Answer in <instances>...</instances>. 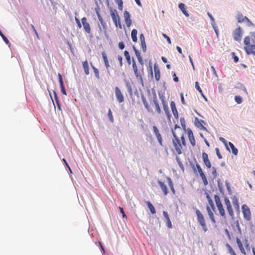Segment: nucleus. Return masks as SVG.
Returning a JSON list of instances; mask_svg holds the SVG:
<instances>
[{"instance_id":"nucleus-29","label":"nucleus","mask_w":255,"mask_h":255,"mask_svg":"<svg viewBox=\"0 0 255 255\" xmlns=\"http://www.w3.org/2000/svg\"><path fill=\"white\" fill-rule=\"evenodd\" d=\"M195 88L196 89V90L199 91V92L201 94V96L205 99V100L206 101H207V98L205 96V95L203 94V92L200 88V87L199 86V84L198 83V82H196L195 83Z\"/></svg>"},{"instance_id":"nucleus-24","label":"nucleus","mask_w":255,"mask_h":255,"mask_svg":"<svg viewBox=\"0 0 255 255\" xmlns=\"http://www.w3.org/2000/svg\"><path fill=\"white\" fill-rule=\"evenodd\" d=\"M153 102L154 105L155 106V110H156V112L158 114H160L161 112V110L160 109L159 104V103L158 102V100H157L156 98H155L154 99H153Z\"/></svg>"},{"instance_id":"nucleus-31","label":"nucleus","mask_w":255,"mask_h":255,"mask_svg":"<svg viewBox=\"0 0 255 255\" xmlns=\"http://www.w3.org/2000/svg\"><path fill=\"white\" fill-rule=\"evenodd\" d=\"M137 31L134 29H132V31H131V38H132V40L133 42H136L137 41Z\"/></svg>"},{"instance_id":"nucleus-58","label":"nucleus","mask_w":255,"mask_h":255,"mask_svg":"<svg viewBox=\"0 0 255 255\" xmlns=\"http://www.w3.org/2000/svg\"><path fill=\"white\" fill-rule=\"evenodd\" d=\"M189 61L192 66V67H193V70H195V67H194V63H193V60H192V59L191 58V57L190 56H189Z\"/></svg>"},{"instance_id":"nucleus-36","label":"nucleus","mask_w":255,"mask_h":255,"mask_svg":"<svg viewBox=\"0 0 255 255\" xmlns=\"http://www.w3.org/2000/svg\"><path fill=\"white\" fill-rule=\"evenodd\" d=\"M244 16L242 13H238L237 15L238 22L239 23L244 22Z\"/></svg>"},{"instance_id":"nucleus-30","label":"nucleus","mask_w":255,"mask_h":255,"mask_svg":"<svg viewBox=\"0 0 255 255\" xmlns=\"http://www.w3.org/2000/svg\"><path fill=\"white\" fill-rule=\"evenodd\" d=\"M146 204L150 210L151 213L153 214H155L156 211L153 205L149 201H146Z\"/></svg>"},{"instance_id":"nucleus-22","label":"nucleus","mask_w":255,"mask_h":255,"mask_svg":"<svg viewBox=\"0 0 255 255\" xmlns=\"http://www.w3.org/2000/svg\"><path fill=\"white\" fill-rule=\"evenodd\" d=\"M236 242H237V243L238 244V246L239 247V248L240 249V250L241 253L244 255H246V253L244 248L243 244H242L241 240L238 238H236Z\"/></svg>"},{"instance_id":"nucleus-44","label":"nucleus","mask_w":255,"mask_h":255,"mask_svg":"<svg viewBox=\"0 0 255 255\" xmlns=\"http://www.w3.org/2000/svg\"><path fill=\"white\" fill-rule=\"evenodd\" d=\"M215 151H216V154L218 156V157L219 158V159H222V155L221 154L220 152V150H219V149L218 148H215Z\"/></svg>"},{"instance_id":"nucleus-53","label":"nucleus","mask_w":255,"mask_h":255,"mask_svg":"<svg viewBox=\"0 0 255 255\" xmlns=\"http://www.w3.org/2000/svg\"><path fill=\"white\" fill-rule=\"evenodd\" d=\"M141 47H142L143 51L144 52H145L146 50V46L145 42H144L143 43H141Z\"/></svg>"},{"instance_id":"nucleus-23","label":"nucleus","mask_w":255,"mask_h":255,"mask_svg":"<svg viewBox=\"0 0 255 255\" xmlns=\"http://www.w3.org/2000/svg\"><path fill=\"white\" fill-rule=\"evenodd\" d=\"M163 215L166 220L167 227L169 229H171L172 228V224L167 212L166 211H163Z\"/></svg>"},{"instance_id":"nucleus-14","label":"nucleus","mask_w":255,"mask_h":255,"mask_svg":"<svg viewBox=\"0 0 255 255\" xmlns=\"http://www.w3.org/2000/svg\"><path fill=\"white\" fill-rule=\"evenodd\" d=\"M161 101L163 105V108L166 115L167 116V120L170 121L171 120V115L170 114V111L168 109V105L164 99H162Z\"/></svg>"},{"instance_id":"nucleus-33","label":"nucleus","mask_w":255,"mask_h":255,"mask_svg":"<svg viewBox=\"0 0 255 255\" xmlns=\"http://www.w3.org/2000/svg\"><path fill=\"white\" fill-rule=\"evenodd\" d=\"M124 55L125 56L128 64L130 65L131 64V60L129 52L128 51L126 50L124 51Z\"/></svg>"},{"instance_id":"nucleus-17","label":"nucleus","mask_w":255,"mask_h":255,"mask_svg":"<svg viewBox=\"0 0 255 255\" xmlns=\"http://www.w3.org/2000/svg\"><path fill=\"white\" fill-rule=\"evenodd\" d=\"M203 161L206 165V166L208 168H210L211 167V163L208 158V154L205 152H203L202 154Z\"/></svg>"},{"instance_id":"nucleus-39","label":"nucleus","mask_w":255,"mask_h":255,"mask_svg":"<svg viewBox=\"0 0 255 255\" xmlns=\"http://www.w3.org/2000/svg\"><path fill=\"white\" fill-rule=\"evenodd\" d=\"M181 125L182 127L184 130V131L186 130V124H185V121L183 118H181L180 119Z\"/></svg>"},{"instance_id":"nucleus-25","label":"nucleus","mask_w":255,"mask_h":255,"mask_svg":"<svg viewBox=\"0 0 255 255\" xmlns=\"http://www.w3.org/2000/svg\"><path fill=\"white\" fill-rule=\"evenodd\" d=\"M158 183L159 185L161 190L164 193V195H166L168 193L167 188L164 183L160 181H158Z\"/></svg>"},{"instance_id":"nucleus-5","label":"nucleus","mask_w":255,"mask_h":255,"mask_svg":"<svg viewBox=\"0 0 255 255\" xmlns=\"http://www.w3.org/2000/svg\"><path fill=\"white\" fill-rule=\"evenodd\" d=\"M132 68L136 78L141 82H143L142 75L143 74L144 72L141 71V67L138 68L134 59H132Z\"/></svg>"},{"instance_id":"nucleus-6","label":"nucleus","mask_w":255,"mask_h":255,"mask_svg":"<svg viewBox=\"0 0 255 255\" xmlns=\"http://www.w3.org/2000/svg\"><path fill=\"white\" fill-rule=\"evenodd\" d=\"M214 200L220 215L223 217H225V211L220 197L217 195H215L214 196Z\"/></svg>"},{"instance_id":"nucleus-9","label":"nucleus","mask_w":255,"mask_h":255,"mask_svg":"<svg viewBox=\"0 0 255 255\" xmlns=\"http://www.w3.org/2000/svg\"><path fill=\"white\" fill-rule=\"evenodd\" d=\"M242 209L244 218L247 221H250L251 220V213L250 208L247 205L244 204L242 207Z\"/></svg>"},{"instance_id":"nucleus-7","label":"nucleus","mask_w":255,"mask_h":255,"mask_svg":"<svg viewBox=\"0 0 255 255\" xmlns=\"http://www.w3.org/2000/svg\"><path fill=\"white\" fill-rule=\"evenodd\" d=\"M112 19L117 27L122 29V26L120 21V18L116 9H111L110 10Z\"/></svg>"},{"instance_id":"nucleus-27","label":"nucleus","mask_w":255,"mask_h":255,"mask_svg":"<svg viewBox=\"0 0 255 255\" xmlns=\"http://www.w3.org/2000/svg\"><path fill=\"white\" fill-rule=\"evenodd\" d=\"M178 7L186 16H189V14L185 9V5L184 3H179L178 5Z\"/></svg>"},{"instance_id":"nucleus-34","label":"nucleus","mask_w":255,"mask_h":255,"mask_svg":"<svg viewBox=\"0 0 255 255\" xmlns=\"http://www.w3.org/2000/svg\"><path fill=\"white\" fill-rule=\"evenodd\" d=\"M226 246L228 249L229 253L231 254V255H237L232 247L229 244H227Z\"/></svg>"},{"instance_id":"nucleus-16","label":"nucleus","mask_w":255,"mask_h":255,"mask_svg":"<svg viewBox=\"0 0 255 255\" xmlns=\"http://www.w3.org/2000/svg\"><path fill=\"white\" fill-rule=\"evenodd\" d=\"M242 35V31L240 27L236 28L233 32V37L237 41L241 40Z\"/></svg>"},{"instance_id":"nucleus-60","label":"nucleus","mask_w":255,"mask_h":255,"mask_svg":"<svg viewBox=\"0 0 255 255\" xmlns=\"http://www.w3.org/2000/svg\"><path fill=\"white\" fill-rule=\"evenodd\" d=\"M31 27H32V29L33 30V31H34V32L35 34L37 35V37H38V33H37V32L36 30L35 29V27H34V25H32V24H31Z\"/></svg>"},{"instance_id":"nucleus-18","label":"nucleus","mask_w":255,"mask_h":255,"mask_svg":"<svg viewBox=\"0 0 255 255\" xmlns=\"http://www.w3.org/2000/svg\"><path fill=\"white\" fill-rule=\"evenodd\" d=\"M125 20L128 27H129L131 25V20L130 18L129 13L128 11H125L124 12Z\"/></svg>"},{"instance_id":"nucleus-8","label":"nucleus","mask_w":255,"mask_h":255,"mask_svg":"<svg viewBox=\"0 0 255 255\" xmlns=\"http://www.w3.org/2000/svg\"><path fill=\"white\" fill-rule=\"evenodd\" d=\"M172 142L176 153L178 154H181L182 153V146L179 137H177L176 135H174Z\"/></svg>"},{"instance_id":"nucleus-46","label":"nucleus","mask_w":255,"mask_h":255,"mask_svg":"<svg viewBox=\"0 0 255 255\" xmlns=\"http://www.w3.org/2000/svg\"><path fill=\"white\" fill-rule=\"evenodd\" d=\"M138 61L139 62V63L141 65V71L143 72V61L142 60V58H140V59H138Z\"/></svg>"},{"instance_id":"nucleus-51","label":"nucleus","mask_w":255,"mask_h":255,"mask_svg":"<svg viewBox=\"0 0 255 255\" xmlns=\"http://www.w3.org/2000/svg\"><path fill=\"white\" fill-rule=\"evenodd\" d=\"M139 38H140V40L141 41V43H143V42H145V38H144L143 34L141 33V34H140Z\"/></svg>"},{"instance_id":"nucleus-43","label":"nucleus","mask_w":255,"mask_h":255,"mask_svg":"<svg viewBox=\"0 0 255 255\" xmlns=\"http://www.w3.org/2000/svg\"><path fill=\"white\" fill-rule=\"evenodd\" d=\"M235 100L237 104H241L242 102V98L240 96H236Z\"/></svg>"},{"instance_id":"nucleus-28","label":"nucleus","mask_w":255,"mask_h":255,"mask_svg":"<svg viewBox=\"0 0 255 255\" xmlns=\"http://www.w3.org/2000/svg\"><path fill=\"white\" fill-rule=\"evenodd\" d=\"M83 67L84 68V70L85 72V73L86 75L89 74V65L87 60L83 62Z\"/></svg>"},{"instance_id":"nucleus-50","label":"nucleus","mask_w":255,"mask_h":255,"mask_svg":"<svg viewBox=\"0 0 255 255\" xmlns=\"http://www.w3.org/2000/svg\"><path fill=\"white\" fill-rule=\"evenodd\" d=\"M102 54L104 62L108 61L106 54L105 52H102Z\"/></svg>"},{"instance_id":"nucleus-49","label":"nucleus","mask_w":255,"mask_h":255,"mask_svg":"<svg viewBox=\"0 0 255 255\" xmlns=\"http://www.w3.org/2000/svg\"><path fill=\"white\" fill-rule=\"evenodd\" d=\"M118 59L120 62V66L122 67L123 66V58H122V56L118 55Z\"/></svg>"},{"instance_id":"nucleus-63","label":"nucleus","mask_w":255,"mask_h":255,"mask_svg":"<svg viewBox=\"0 0 255 255\" xmlns=\"http://www.w3.org/2000/svg\"><path fill=\"white\" fill-rule=\"evenodd\" d=\"M211 69L213 72V74H215L216 76H217V73H216V70H215V68H214V67L211 66Z\"/></svg>"},{"instance_id":"nucleus-1","label":"nucleus","mask_w":255,"mask_h":255,"mask_svg":"<svg viewBox=\"0 0 255 255\" xmlns=\"http://www.w3.org/2000/svg\"><path fill=\"white\" fill-rule=\"evenodd\" d=\"M250 40L251 38L249 36H247L244 38V42L245 45L244 49L247 54L255 55V44H251Z\"/></svg>"},{"instance_id":"nucleus-40","label":"nucleus","mask_w":255,"mask_h":255,"mask_svg":"<svg viewBox=\"0 0 255 255\" xmlns=\"http://www.w3.org/2000/svg\"><path fill=\"white\" fill-rule=\"evenodd\" d=\"M97 14L98 19H99V21H100L101 23L102 24V25L103 26H104L105 24V23L104 22V20H103L102 17L101 16V15H100L99 12L97 11Z\"/></svg>"},{"instance_id":"nucleus-38","label":"nucleus","mask_w":255,"mask_h":255,"mask_svg":"<svg viewBox=\"0 0 255 255\" xmlns=\"http://www.w3.org/2000/svg\"><path fill=\"white\" fill-rule=\"evenodd\" d=\"M168 181L169 187L173 194L175 193V190L173 187V184L170 178H168Z\"/></svg>"},{"instance_id":"nucleus-15","label":"nucleus","mask_w":255,"mask_h":255,"mask_svg":"<svg viewBox=\"0 0 255 255\" xmlns=\"http://www.w3.org/2000/svg\"><path fill=\"white\" fill-rule=\"evenodd\" d=\"M115 95L116 98L120 103L124 101V96L119 87H116L115 88Z\"/></svg>"},{"instance_id":"nucleus-10","label":"nucleus","mask_w":255,"mask_h":255,"mask_svg":"<svg viewBox=\"0 0 255 255\" xmlns=\"http://www.w3.org/2000/svg\"><path fill=\"white\" fill-rule=\"evenodd\" d=\"M224 204L230 216L233 217L234 215L233 210L230 201L227 197L224 198Z\"/></svg>"},{"instance_id":"nucleus-11","label":"nucleus","mask_w":255,"mask_h":255,"mask_svg":"<svg viewBox=\"0 0 255 255\" xmlns=\"http://www.w3.org/2000/svg\"><path fill=\"white\" fill-rule=\"evenodd\" d=\"M187 132L188 137L191 144L192 145V146H195L196 145V140L193 135L192 130L190 128H188L187 129Z\"/></svg>"},{"instance_id":"nucleus-12","label":"nucleus","mask_w":255,"mask_h":255,"mask_svg":"<svg viewBox=\"0 0 255 255\" xmlns=\"http://www.w3.org/2000/svg\"><path fill=\"white\" fill-rule=\"evenodd\" d=\"M81 21L85 31L87 33L90 34L91 33V27L90 24L87 22V18L85 17H83Z\"/></svg>"},{"instance_id":"nucleus-47","label":"nucleus","mask_w":255,"mask_h":255,"mask_svg":"<svg viewBox=\"0 0 255 255\" xmlns=\"http://www.w3.org/2000/svg\"><path fill=\"white\" fill-rule=\"evenodd\" d=\"M196 167L197 168L199 174L203 172L202 169L198 164H196Z\"/></svg>"},{"instance_id":"nucleus-32","label":"nucleus","mask_w":255,"mask_h":255,"mask_svg":"<svg viewBox=\"0 0 255 255\" xmlns=\"http://www.w3.org/2000/svg\"><path fill=\"white\" fill-rule=\"evenodd\" d=\"M229 145L232 149V153L235 155H237L238 153L237 148H236L234 145L231 142H229Z\"/></svg>"},{"instance_id":"nucleus-3","label":"nucleus","mask_w":255,"mask_h":255,"mask_svg":"<svg viewBox=\"0 0 255 255\" xmlns=\"http://www.w3.org/2000/svg\"><path fill=\"white\" fill-rule=\"evenodd\" d=\"M209 205H207L206 207V210L208 214V216L213 224L216 223V220L214 217L213 211L215 210V207L214 206L213 201L212 200L209 201L208 202Z\"/></svg>"},{"instance_id":"nucleus-4","label":"nucleus","mask_w":255,"mask_h":255,"mask_svg":"<svg viewBox=\"0 0 255 255\" xmlns=\"http://www.w3.org/2000/svg\"><path fill=\"white\" fill-rule=\"evenodd\" d=\"M172 133L173 135V137H174V135H176L177 137H179L181 138L182 144L184 146H186V141L185 139L184 138L183 131L182 128L177 125L175 126L174 129L172 130Z\"/></svg>"},{"instance_id":"nucleus-13","label":"nucleus","mask_w":255,"mask_h":255,"mask_svg":"<svg viewBox=\"0 0 255 255\" xmlns=\"http://www.w3.org/2000/svg\"><path fill=\"white\" fill-rule=\"evenodd\" d=\"M153 131L154 133L155 134V135H156L157 140H158L159 143L160 144V145L161 146H163L162 138L161 135L160 134L159 131L158 129L155 126H154L153 127Z\"/></svg>"},{"instance_id":"nucleus-56","label":"nucleus","mask_w":255,"mask_h":255,"mask_svg":"<svg viewBox=\"0 0 255 255\" xmlns=\"http://www.w3.org/2000/svg\"><path fill=\"white\" fill-rule=\"evenodd\" d=\"M119 47L120 49H123L125 48V44L123 42H120L119 43Z\"/></svg>"},{"instance_id":"nucleus-26","label":"nucleus","mask_w":255,"mask_h":255,"mask_svg":"<svg viewBox=\"0 0 255 255\" xmlns=\"http://www.w3.org/2000/svg\"><path fill=\"white\" fill-rule=\"evenodd\" d=\"M142 102H143V104L145 107V108H146V109L147 110V111L148 112H152V109L150 108L149 105H148V102L147 101H146L145 98L144 97H142Z\"/></svg>"},{"instance_id":"nucleus-19","label":"nucleus","mask_w":255,"mask_h":255,"mask_svg":"<svg viewBox=\"0 0 255 255\" xmlns=\"http://www.w3.org/2000/svg\"><path fill=\"white\" fill-rule=\"evenodd\" d=\"M170 107L174 118L176 119H178L179 118L178 113L176 107V104L174 101H172L170 103Z\"/></svg>"},{"instance_id":"nucleus-48","label":"nucleus","mask_w":255,"mask_h":255,"mask_svg":"<svg viewBox=\"0 0 255 255\" xmlns=\"http://www.w3.org/2000/svg\"><path fill=\"white\" fill-rule=\"evenodd\" d=\"M162 35L165 38H166V39H167V41L169 44L171 43L170 38H169V37L168 36H167L166 34H164V33H163Z\"/></svg>"},{"instance_id":"nucleus-54","label":"nucleus","mask_w":255,"mask_h":255,"mask_svg":"<svg viewBox=\"0 0 255 255\" xmlns=\"http://www.w3.org/2000/svg\"><path fill=\"white\" fill-rule=\"evenodd\" d=\"M119 209L120 210L121 213L122 214V216L123 218H127V216L126 214L125 213L123 208L122 207H120Z\"/></svg>"},{"instance_id":"nucleus-37","label":"nucleus","mask_w":255,"mask_h":255,"mask_svg":"<svg viewBox=\"0 0 255 255\" xmlns=\"http://www.w3.org/2000/svg\"><path fill=\"white\" fill-rule=\"evenodd\" d=\"M92 68L94 72L95 75L97 79L100 78L99 72L97 68L92 65Z\"/></svg>"},{"instance_id":"nucleus-59","label":"nucleus","mask_w":255,"mask_h":255,"mask_svg":"<svg viewBox=\"0 0 255 255\" xmlns=\"http://www.w3.org/2000/svg\"><path fill=\"white\" fill-rule=\"evenodd\" d=\"M3 36L1 37L2 39L4 40V41L6 43V44H8L9 43V41L7 39V38L4 36V35H2Z\"/></svg>"},{"instance_id":"nucleus-62","label":"nucleus","mask_w":255,"mask_h":255,"mask_svg":"<svg viewBox=\"0 0 255 255\" xmlns=\"http://www.w3.org/2000/svg\"><path fill=\"white\" fill-rule=\"evenodd\" d=\"M220 140L222 141L223 143L225 144L226 145H227V141L226 139L223 137H220Z\"/></svg>"},{"instance_id":"nucleus-21","label":"nucleus","mask_w":255,"mask_h":255,"mask_svg":"<svg viewBox=\"0 0 255 255\" xmlns=\"http://www.w3.org/2000/svg\"><path fill=\"white\" fill-rule=\"evenodd\" d=\"M232 201L233 204L234 206L235 210L237 211L240 210V205L238 201V199L236 196H234L232 197Z\"/></svg>"},{"instance_id":"nucleus-45","label":"nucleus","mask_w":255,"mask_h":255,"mask_svg":"<svg viewBox=\"0 0 255 255\" xmlns=\"http://www.w3.org/2000/svg\"><path fill=\"white\" fill-rule=\"evenodd\" d=\"M138 61L139 62V63L141 65V71L143 72V61L142 60V58H140V59H138Z\"/></svg>"},{"instance_id":"nucleus-35","label":"nucleus","mask_w":255,"mask_h":255,"mask_svg":"<svg viewBox=\"0 0 255 255\" xmlns=\"http://www.w3.org/2000/svg\"><path fill=\"white\" fill-rule=\"evenodd\" d=\"M200 176L202 178L204 185L205 186L208 185V182L204 172L202 173L201 174H200Z\"/></svg>"},{"instance_id":"nucleus-52","label":"nucleus","mask_w":255,"mask_h":255,"mask_svg":"<svg viewBox=\"0 0 255 255\" xmlns=\"http://www.w3.org/2000/svg\"><path fill=\"white\" fill-rule=\"evenodd\" d=\"M75 21L76 22V23L78 25V26L79 28H81V27H82V25L81 24V22H80V20L77 18V17H75Z\"/></svg>"},{"instance_id":"nucleus-55","label":"nucleus","mask_w":255,"mask_h":255,"mask_svg":"<svg viewBox=\"0 0 255 255\" xmlns=\"http://www.w3.org/2000/svg\"><path fill=\"white\" fill-rule=\"evenodd\" d=\"M104 63H105V66H106V67L107 68L108 72L109 73V69L110 66V64H109V61H107V62H105Z\"/></svg>"},{"instance_id":"nucleus-41","label":"nucleus","mask_w":255,"mask_h":255,"mask_svg":"<svg viewBox=\"0 0 255 255\" xmlns=\"http://www.w3.org/2000/svg\"><path fill=\"white\" fill-rule=\"evenodd\" d=\"M212 174L214 178H216L217 177L216 169L214 167H212Z\"/></svg>"},{"instance_id":"nucleus-2","label":"nucleus","mask_w":255,"mask_h":255,"mask_svg":"<svg viewBox=\"0 0 255 255\" xmlns=\"http://www.w3.org/2000/svg\"><path fill=\"white\" fill-rule=\"evenodd\" d=\"M196 215L197 216V220L198 222L202 227V229L204 231V232H206L208 231V227L206 225L204 216L201 213V212L198 209H197L196 210Z\"/></svg>"},{"instance_id":"nucleus-42","label":"nucleus","mask_w":255,"mask_h":255,"mask_svg":"<svg viewBox=\"0 0 255 255\" xmlns=\"http://www.w3.org/2000/svg\"><path fill=\"white\" fill-rule=\"evenodd\" d=\"M108 116L109 118L110 121L112 123H113L114 122V118L113 117L111 109L109 110Z\"/></svg>"},{"instance_id":"nucleus-64","label":"nucleus","mask_w":255,"mask_h":255,"mask_svg":"<svg viewBox=\"0 0 255 255\" xmlns=\"http://www.w3.org/2000/svg\"><path fill=\"white\" fill-rule=\"evenodd\" d=\"M176 49L180 54H182V49L179 46H177Z\"/></svg>"},{"instance_id":"nucleus-61","label":"nucleus","mask_w":255,"mask_h":255,"mask_svg":"<svg viewBox=\"0 0 255 255\" xmlns=\"http://www.w3.org/2000/svg\"><path fill=\"white\" fill-rule=\"evenodd\" d=\"M118 8L120 10H122L123 9V2H121L118 3Z\"/></svg>"},{"instance_id":"nucleus-20","label":"nucleus","mask_w":255,"mask_h":255,"mask_svg":"<svg viewBox=\"0 0 255 255\" xmlns=\"http://www.w3.org/2000/svg\"><path fill=\"white\" fill-rule=\"evenodd\" d=\"M154 71L155 78L156 81H158L160 78V72L158 66L156 64L154 65Z\"/></svg>"},{"instance_id":"nucleus-57","label":"nucleus","mask_w":255,"mask_h":255,"mask_svg":"<svg viewBox=\"0 0 255 255\" xmlns=\"http://www.w3.org/2000/svg\"><path fill=\"white\" fill-rule=\"evenodd\" d=\"M180 97H181V100L182 103L183 105H185L186 103H185V100H184V99L183 94V93H181L180 94Z\"/></svg>"}]
</instances>
